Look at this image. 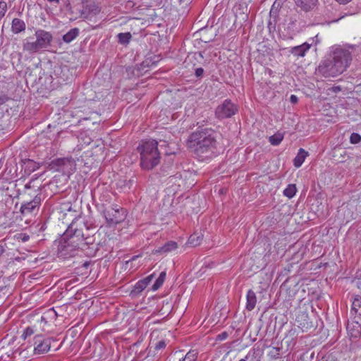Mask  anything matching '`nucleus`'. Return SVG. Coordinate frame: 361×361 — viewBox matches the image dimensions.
<instances>
[{"label": "nucleus", "mask_w": 361, "mask_h": 361, "mask_svg": "<svg viewBox=\"0 0 361 361\" xmlns=\"http://www.w3.org/2000/svg\"><path fill=\"white\" fill-rule=\"evenodd\" d=\"M104 216L109 226L118 224L125 219V211L122 208L109 207L103 212Z\"/></svg>", "instance_id": "0eeeda50"}, {"label": "nucleus", "mask_w": 361, "mask_h": 361, "mask_svg": "<svg viewBox=\"0 0 361 361\" xmlns=\"http://www.w3.org/2000/svg\"><path fill=\"white\" fill-rule=\"evenodd\" d=\"M166 346V342L164 341H159L155 346L156 350H161L164 348Z\"/></svg>", "instance_id": "72a5a7b5"}, {"label": "nucleus", "mask_w": 361, "mask_h": 361, "mask_svg": "<svg viewBox=\"0 0 361 361\" xmlns=\"http://www.w3.org/2000/svg\"><path fill=\"white\" fill-rule=\"evenodd\" d=\"M63 173H72V171H64Z\"/></svg>", "instance_id": "49530a36"}, {"label": "nucleus", "mask_w": 361, "mask_h": 361, "mask_svg": "<svg viewBox=\"0 0 361 361\" xmlns=\"http://www.w3.org/2000/svg\"><path fill=\"white\" fill-rule=\"evenodd\" d=\"M166 272L162 271L160 273L158 279L156 280L152 286V290H158L164 283L165 279H166Z\"/></svg>", "instance_id": "393cba45"}, {"label": "nucleus", "mask_w": 361, "mask_h": 361, "mask_svg": "<svg viewBox=\"0 0 361 361\" xmlns=\"http://www.w3.org/2000/svg\"><path fill=\"white\" fill-rule=\"evenodd\" d=\"M118 42L121 44H127L132 37L130 32L119 33L118 35Z\"/></svg>", "instance_id": "a878e982"}, {"label": "nucleus", "mask_w": 361, "mask_h": 361, "mask_svg": "<svg viewBox=\"0 0 361 361\" xmlns=\"http://www.w3.org/2000/svg\"><path fill=\"white\" fill-rule=\"evenodd\" d=\"M26 25L25 23L20 19L15 18L13 19L11 23V31L13 34H18L25 30Z\"/></svg>", "instance_id": "dca6fc26"}, {"label": "nucleus", "mask_w": 361, "mask_h": 361, "mask_svg": "<svg viewBox=\"0 0 361 361\" xmlns=\"http://www.w3.org/2000/svg\"><path fill=\"white\" fill-rule=\"evenodd\" d=\"M283 139V135L281 133H277L269 137V142L273 145H279Z\"/></svg>", "instance_id": "c85d7f7f"}, {"label": "nucleus", "mask_w": 361, "mask_h": 361, "mask_svg": "<svg viewBox=\"0 0 361 361\" xmlns=\"http://www.w3.org/2000/svg\"><path fill=\"white\" fill-rule=\"evenodd\" d=\"M239 361H246V359L243 358V359L240 360Z\"/></svg>", "instance_id": "de8ad7c7"}, {"label": "nucleus", "mask_w": 361, "mask_h": 361, "mask_svg": "<svg viewBox=\"0 0 361 361\" xmlns=\"http://www.w3.org/2000/svg\"><path fill=\"white\" fill-rule=\"evenodd\" d=\"M307 154H308L307 152H306L305 149L300 148L298 151L297 156L295 157V159L293 160L294 166L296 168H299L300 166H301V165L304 162Z\"/></svg>", "instance_id": "412c9836"}, {"label": "nucleus", "mask_w": 361, "mask_h": 361, "mask_svg": "<svg viewBox=\"0 0 361 361\" xmlns=\"http://www.w3.org/2000/svg\"><path fill=\"white\" fill-rule=\"evenodd\" d=\"M178 248V244L175 241H168L162 247L157 250V252L168 253L176 250Z\"/></svg>", "instance_id": "6ab92c4d"}, {"label": "nucleus", "mask_w": 361, "mask_h": 361, "mask_svg": "<svg viewBox=\"0 0 361 361\" xmlns=\"http://www.w3.org/2000/svg\"><path fill=\"white\" fill-rule=\"evenodd\" d=\"M6 249L4 247V245L2 244H0V257L3 255V254L5 252Z\"/></svg>", "instance_id": "58836bf2"}, {"label": "nucleus", "mask_w": 361, "mask_h": 361, "mask_svg": "<svg viewBox=\"0 0 361 361\" xmlns=\"http://www.w3.org/2000/svg\"><path fill=\"white\" fill-rule=\"evenodd\" d=\"M188 59L190 61L193 59L200 63H201L202 61H204V56L201 52H195L191 57H188Z\"/></svg>", "instance_id": "7c9ffc66"}, {"label": "nucleus", "mask_w": 361, "mask_h": 361, "mask_svg": "<svg viewBox=\"0 0 361 361\" xmlns=\"http://www.w3.org/2000/svg\"><path fill=\"white\" fill-rule=\"evenodd\" d=\"M39 332L38 330H36L35 328H34V324L32 326H27L23 331V334H22V337L24 339H26L27 337L30 336L35 333Z\"/></svg>", "instance_id": "c756f323"}, {"label": "nucleus", "mask_w": 361, "mask_h": 361, "mask_svg": "<svg viewBox=\"0 0 361 361\" xmlns=\"http://www.w3.org/2000/svg\"><path fill=\"white\" fill-rule=\"evenodd\" d=\"M334 63V66L338 68L341 73H343L348 67L351 60V54L348 50L343 49H336L333 51L331 59Z\"/></svg>", "instance_id": "423d86ee"}, {"label": "nucleus", "mask_w": 361, "mask_h": 361, "mask_svg": "<svg viewBox=\"0 0 361 361\" xmlns=\"http://www.w3.org/2000/svg\"><path fill=\"white\" fill-rule=\"evenodd\" d=\"M0 11L4 13L7 11V4L4 1H0Z\"/></svg>", "instance_id": "f704fd0d"}, {"label": "nucleus", "mask_w": 361, "mask_h": 361, "mask_svg": "<svg viewBox=\"0 0 361 361\" xmlns=\"http://www.w3.org/2000/svg\"><path fill=\"white\" fill-rule=\"evenodd\" d=\"M36 39L27 38L24 40L23 48L24 51L30 53H36L41 49H47L51 44L53 37L52 35L44 30H37L35 33Z\"/></svg>", "instance_id": "20e7f679"}, {"label": "nucleus", "mask_w": 361, "mask_h": 361, "mask_svg": "<svg viewBox=\"0 0 361 361\" xmlns=\"http://www.w3.org/2000/svg\"><path fill=\"white\" fill-rule=\"evenodd\" d=\"M246 299V309L248 311H252L255 309L257 303V297L255 293L251 289L249 290L247 293Z\"/></svg>", "instance_id": "f3484780"}, {"label": "nucleus", "mask_w": 361, "mask_h": 361, "mask_svg": "<svg viewBox=\"0 0 361 361\" xmlns=\"http://www.w3.org/2000/svg\"><path fill=\"white\" fill-rule=\"evenodd\" d=\"M79 33L80 30L78 27L72 28L63 36V40L66 43H70L79 35Z\"/></svg>", "instance_id": "4be33fe9"}, {"label": "nucleus", "mask_w": 361, "mask_h": 361, "mask_svg": "<svg viewBox=\"0 0 361 361\" xmlns=\"http://www.w3.org/2000/svg\"><path fill=\"white\" fill-rule=\"evenodd\" d=\"M361 140V136L358 133H353L350 137V141L352 144H357Z\"/></svg>", "instance_id": "473e14b6"}, {"label": "nucleus", "mask_w": 361, "mask_h": 361, "mask_svg": "<svg viewBox=\"0 0 361 361\" xmlns=\"http://www.w3.org/2000/svg\"><path fill=\"white\" fill-rule=\"evenodd\" d=\"M219 336L221 337V339H224V338H226L227 337V334L224 332L222 334L219 335Z\"/></svg>", "instance_id": "79ce46f5"}, {"label": "nucleus", "mask_w": 361, "mask_h": 361, "mask_svg": "<svg viewBox=\"0 0 361 361\" xmlns=\"http://www.w3.org/2000/svg\"><path fill=\"white\" fill-rule=\"evenodd\" d=\"M193 68L195 76L198 78H202L204 75V69L202 67H198L196 63H193Z\"/></svg>", "instance_id": "2f4dec72"}, {"label": "nucleus", "mask_w": 361, "mask_h": 361, "mask_svg": "<svg viewBox=\"0 0 361 361\" xmlns=\"http://www.w3.org/2000/svg\"><path fill=\"white\" fill-rule=\"evenodd\" d=\"M310 44L304 43L302 45L293 47L290 52L297 56H304L305 52L310 49Z\"/></svg>", "instance_id": "aec40b11"}, {"label": "nucleus", "mask_w": 361, "mask_h": 361, "mask_svg": "<svg viewBox=\"0 0 361 361\" xmlns=\"http://www.w3.org/2000/svg\"><path fill=\"white\" fill-rule=\"evenodd\" d=\"M138 257V256H133L132 258H131V261H134Z\"/></svg>", "instance_id": "37998d69"}, {"label": "nucleus", "mask_w": 361, "mask_h": 361, "mask_svg": "<svg viewBox=\"0 0 361 361\" xmlns=\"http://www.w3.org/2000/svg\"><path fill=\"white\" fill-rule=\"evenodd\" d=\"M180 352H176L173 356L178 357V361H197L198 353L196 350H190L184 356L180 357Z\"/></svg>", "instance_id": "a211bd4d"}, {"label": "nucleus", "mask_w": 361, "mask_h": 361, "mask_svg": "<svg viewBox=\"0 0 361 361\" xmlns=\"http://www.w3.org/2000/svg\"><path fill=\"white\" fill-rule=\"evenodd\" d=\"M74 224L69 227L68 232H73L68 238H63L59 245L58 252L60 257L68 258L76 255L79 249L83 250L87 245L81 230L74 228Z\"/></svg>", "instance_id": "f03ea898"}, {"label": "nucleus", "mask_w": 361, "mask_h": 361, "mask_svg": "<svg viewBox=\"0 0 361 361\" xmlns=\"http://www.w3.org/2000/svg\"><path fill=\"white\" fill-rule=\"evenodd\" d=\"M49 3L46 8L47 13H54L55 11H60L61 0H47Z\"/></svg>", "instance_id": "5701e85b"}, {"label": "nucleus", "mask_w": 361, "mask_h": 361, "mask_svg": "<svg viewBox=\"0 0 361 361\" xmlns=\"http://www.w3.org/2000/svg\"><path fill=\"white\" fill-rule=\"evenodd\" d=\"M158 142L154 140H142L137 147L140 154V165L143 169L150 170L159 163L160 152Z\"/></svg>", "instance_id": "7ed1b4c3"}, {"label": "nucleus", "mask_w": 361, "mask_h": 361, "mask_svg": "<svg viewBox=\"0 0 361 361\" xmlns=\"http://www.w3.org/2000/svg\"><path fill=\"white\" fill-rule=\"evenodd\" d=\"M217 133L211 128H204L192 133L188 139V147L197 156L202 157L216 147Z\"/></svg>", "instance_id": "f257e3e1"}, {"label": "nucleus", "mask_w": 361, "mask_h": 361, "mask_svg": "<svg viewBox=\"0 0 361 361\" xmlns=\"http://www.w3.org/2000/svg\"><path fill=\"white\" fill-rule=\"evenodd\" d=\"M297 189L295 185L290 184L283 190V195L288 198H292L296 193Z\"/></svg>", "instance_id": "bb28decb"}, {"label": "nucleus", "mask_w": 361, "mask_h": 361, "mask_svg": "<svg viewBox=\"0 0 361 361\" xmlns=\"http://www.w3.org/2000/svg\"><path fill=\"white\" fill-rule=\"evenodd\" d=\"M336 1H338L341 4H345L348 2H350L351 0H336Z\"/></svg>", "instance_id": "ea45409f"}, {"label": "nucleus", "mask_w": 361, "mask_h": 361, "mask_svg": "<svg viewBox=\"0 0 361 361\" xmlns=\"http://www.w3.org/2000/svg\"><path fill=\"white\" fill-rule=\"evenodd\" d=\"M319 361H334L333 359H329V357H323Z\"/></svg>", "instance_id": "a19ab883"}, {"label": "nucleus", "mask_w": 361, "mask_h": 361, "mask_svg": "<svg viewBox=\"0 0 361 361\" xmlns=\"http://www.w3.org/2000/svg\"><path fill=\"white\" fill-rule=\"evenodd\" d=\"M165 153H166V154H172L173 152H171V151H167V150H166V151H165Z\"/></svg>", "instance_id": "a18cd8bd"}, {"label": "nucleus", "mask_w": 361, "mask_h": 361, "mask_svg": "<svg viewBox=\"0 0 361 361\" xmlns=\"http://www.w3.org/2000/svg\"><path fill=\"white\" fill-rule=\"evenodd\" d=\"M298 98L296 95H294V94L290 95V102L292 104H296L298 102Z\"/></svg>", "instance_id": "e433bc0d"}, {"label": "nucleus", "mask_w": 361, "mask_h": 361, "mask_svg": "<svg viewBox=\"0 0 361 361\" xmlns=\"http://www.w3.org/2000/svg\"><path fill=\"white\" fill-rule=\"evenodd\" d=\"M77 10L80 14V18L85 19H91L100 12L99 8L94 0L82 1V4L77 8Z\"/></svg>", "instance_id": "1a4fd4ad"}, {"label": "nucleus", "mask_w": 361, "mask_h": 361, "mask_svg": "<svg viewBox=\"0 0 361 361\" xmlns=\"http://www.w3.org/2000/svg\"><path fill=\"white\" fill-rule=\"evenodd\" d=\"M54 340L51 338H44L41 335H37L34 338V353L42 355L47 353L50 348L51 342Z\"/></svg>", "instance_id": "9b49d317"}, {"label": "nucleus", "mask_w": 361, "mask_h": 361, "mask_svg": "<svg viewBox=\"0 0 361 361\" xmlns=\"http://www.w3.org/2000/svg\"><path fill=\"white\" fill-rule=\"evenodd\" d=\"M317 1L318 0H295L296 6L305 12L312 10L316 6Z\"/></svg>", "instance_id": "2eb2a0df"}, {"label": "nucleus", "mask_w": 361, "mask_h": 361, "mask_svg": "<svg viewBox=\"0 0 361 361\" xmlns=\"http://www.w3.org/2000/svg\"><path fill=\"white\" fill-rule=\"evenodd\" d=\"M317 71L319 73L325 78H334L341 74L336 66H334V63L331 59H328L322 61L317 68Z\"/></svg>", "instance_id": "9d476101"}, {"label": "nucleus", "mask_w": 361, "mask_h": 361, "mask_svg": "<svg viewBox=\"0 0 361 361\" xmlns=\"http://www.w3.org/2000/svg\"><path fill=\"white\" fill-rule=\"evenodd\" d=\"M149 62H148L147 61H144V62L142 63V64H143V65L146 64V66H149Z\"/></svg>", "instance_id": "c03bdc74"}, {"label": "nucleus", "mask_w": 361, "mask_h": 361, "mask_svg": "<svg viewBox=\"0 0 361 361\" xmlns=\"http://www.w3.org/2000/svg\"><path fill=\"white\" fill-rule=\"evenodd\" d=\"M153 277H154V275L151 274V275L147 276L146 278H145L144 279H142V281L145 282L146 285L148 286L149 283L152 281Z\"/></svg>", "instance_id": "c9c22d12"}, {"label": "nucleus", "mask_w": 361, "mask_h": 361, "mask_svg": "<svg viewBox=\"0 0 361 361\" xmlns=\"http://www.w3.org/2000/svg\"><path fill=\"white\" fill-rule=\"evenodd\" d=\"M8 99L6 95H0V106L4 104Z\"/></svg>", "instance_id": "4c0bfd02"}, {"label": "nucleus", "mask_w": 361, "mask_h": 361, "mask_svg": "<svg viewBox=\"0 0 361 361\" xmlns=\"http://www.w3.org/2000/svg\"><path fill=\"white\" fill-rule=\"evenodd\" d=\"M202 240V235L199 233L192 234L188 239V243L193 247L199 245Z\"/></svg>", "instance_id": "b1692460"}, {"label": "nucleus", "mask_w": 361, "mask_h": 361, "mask_svg": "<svg viewBox=\"0 0 361 361\" xmlns=\"http://www.w3.org/2000/svg\"><path fill=\"white\" fill-rule=\"evenodd\" d=\"M351 314L354 315L353 327L361 329V296H355L352 302Z\"/></svg>", "instance_id": "ddd939ff"}, {"label": "nucleus", "mask_w": 361, "mask_h": 361, "mask_svg": "<svg viewBox=\"0 0 361 361\" xmlns=\"http://www.w3.org/2000/svg\"><path fill=\"white\" fill-rule=\"evenodd\" d=\"M56 318V312L53 308H50L42 315L37 314L33 317L34 328L38 330L39 332H48L51 330V327L54 324Z\"/></svg>", "instance_id": "39448f33"}, {"label": "nucleus", "mask_w": 361, "mask_h": 361, "mask_svg": "<svg viewBox=\"0 0 361 361\" xmlns=\"http://www.w3.org/2000/svg\"><path fill=\"white\" fill-rule=\"evenodd\" d=\"M26 188H30V185H26L25 186Z\"/></svg>", "instance_id": "09e8293b"}, {"label": "nucleus", "mask_w": 361, "mask_h": 361, "mask_svg": "<svg viewBox=\"0 0 361 361\" xmlns=\"http://www.w3.org/2000/svg\"><path fill=\"white\" fill-rule=\"evenodd\" d=\"M238 111L237 106L230 99H226L216 109L215 114L218 118L224 119L230 118Z\"/></svg>", "instance_id": "6e6552de"}, {"label": "nucleus", "mask_w": 361, "mask_h": 361, "mask_svg": "<svg viewBox=\"0 0 361 361\" xmlns=\"http://www.w3.org/2000/svg\"><path fill=\"white\" fill-rule=\"evenodd\" d=\"M147 286L146 285V283L142 281V280H140L138 282L136 283V284L134 286L133 290H132V293L134 294H138L141 293Z\"/></svg>", "instance_id": "cd10ccee"}, {"label": "nucleus", "mask_w": 361, "mask_h": 361, "mask_svg": "<svg viewBox=\"0 0 361 361\" xmlns=\"http://www.w3.org/2000/svg\"><path fill=\"white\" fill-rule=\"evenodd\" d=\"M295 324L302 331H307L313 327L308 314L304 311H300L298 313L295 318Z\"/></svg>", "instance_id": "4468645a"}, {"label": "nucleus", "mask_w": 361, "mask_h": 361, "mask_svg": "<svg viewBox=\"0 0 361 361\" xmlns=\"http://www.w3.org/2000/svg\"><path fill=\"white\" fill-rule=\"evenodd\" d=\"M41 203V197L36 195L33 200L30 202H25L20 207V212L23 215L27 216L36 214Z\"/></svg>", "instance_id": "f8f14e48"}]
</instances>
